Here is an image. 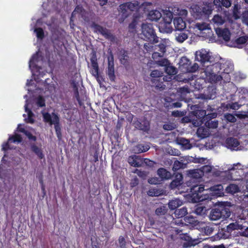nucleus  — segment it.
<instances>
[{
	"label": "nucleus",
	"mask_w": 248,
	"mask_h": 248,
	"mask_svg": "<svg viewBox=\"0 0 248 248\" xmlns=\"http://www.w3.org/2000/svg\"><path fill=\"white\" fill-rule=\"evenodd\" d=\"M213 11L212 3H203L202 5L196 4L192 7V15L196 19H201L208 16Z\"/></svg>",
	"instance_id": "1"
},
{
	"label": "nucleus",
	"mask_w": 248,
	"mask_h": 248,
	"mask_svg": "<svg viewBox=\"0 0 248 248\" xmlns=\"http://www.w3.org/2000/svg\"><path fill=\"white\" fill-rule=\"evenodd\" d=\"M141 32L143 35V39L146 41L155 44L159 42V37L157 36L153 25L150 23H142L141 25Z\"/></svg>",
	"instance_id": "2"
},
{
	"label": "nucleus",
	"mask_w": 248,
	"mask_h": 248,
	"mask_svg": "<svg viewBox=\"0 0 248 248\" xmlns=\"http://www.w3.org/2000/svg\"><path fill=\"white\" fill-rule=\"evenodd\" d=\"M44 121L46 123H48L50 125L54 124L56 134L58 139L60 140L62 139L61 128L60 124V118L58 114L54 112L50 115L48 112H45L43 114Z\"/></svg>",
	"instance_id": "3"
},
{
	"label": "nucleus",
	"mask_w": 248,
	"mask_h": 248,
	"mask_svg": "<svg viewBox=\"0 0 248 248\" xmlns=\"http://www.w3.org/2000/svg\"><path fill=\"white\" fill-rule=\"evenodd\" d=\"M230 215L231 212L228 208L220 206L212 209L209 217L211 220H217L221 218H228Z\"/></svg>",
	"instance_id": "4"
},
{
	"label": "nucleus",
	"mask_w": 248,
	"mask_h": 248,
	"mask_svg": "<svg viewBox=\"0 0 248 248\" xmlns=\"http://www.w3.org/2000/svg\"><path fill=\"white\" fill-rule=\"evenodd\" d=\"M91 27L93 29L94 32L100 33L106 39L109 40L111 42H115L116 37L109 30L94 22L91 24Z\"/></svg>",
	"instance_id": "5"
},
{
	"label": "nucleus",
	"mask_w": 248,
	"mask_h": 248,
	"mask_svg": "<svg viewBox=\"0 0 248 248\" xmlns=\"http://www.w3.org/2000/svg\"><path fill=\"white\" fill-rule=\"evenodd\" d=\"M217 68L216 65L213 64L210 66H207L204 70L205 78H206L209 82H216L220 81L222 79V77L216 73Z\"/></svg>",
	"instance_id": "6"
},
{
	"label": "nucleus",
	"mask_w": 248,
	"mask_h": 248,
	"mask_svg": "<svg viewBox=\"0 0 248 248\" xmlns=\"http://www.w3.org/2000/svg\"><path fill=\"white\" fill-rule=\"evenodd\" d=\"M242 229H243V225L236 222L232 223L219 230V232L217 233V235L220 238L225 239L230 235L232 231Z\"/></svg>",
	"instance_id": "7"
},
{
	"label": "nucleus",
	"mask_w": 248,
	"mask_h": 248,
	"mask_svg": "<svg viewBox=\"0 0 248 248\" xmlns=\"http://www.w3.org/2000/svg\"><path fill=\"white\" fill-rule=\"evenodd\" d=\"M134 127L143 132L148 133L150 129V123L146 118L138 119L133 123Z\"/></svg>",
	"instance_id": "8"
},
{
	"label": "nucleus",
	"mask_w": 248,
	"mask_h": 248,
	"mask_svg": "<svg viewBox=\"0 0 248 248\" xmlns=\"http://www.w3.org/2000/svg\"><path fill=\"white\" fill-rule=\"evenodd\" d=\"M192 113L195 117L193 120L196 121L194 123V124H196L198 126L203 124V122L207 120V116H209V114H206V111L203 109H198L193 111Z\"/></svg>",
	"instance_id": "9"
},
{
	"label": "nucleus",
	"mask_w": 248,
	"mask_h": 248,
	"mask_svg": "<svg viewBox=\"0 0 248 248\" xmlns=\"http://www.w3.org/2000/svg\"><path fill=\"white\" fill-rule=\"evenodd\" d=\"M211 56L205 49L197 51L195 53V59L203 65L205 62H210Z\"/></svg>",
	"instance_id": "10"
},
{
	"label": "nucleus",
	"mask_w": 248,
	"mask_h": 248,
	"mask_svg": "<svg viewBox=\"0 0 248 248\" xmlns=\"http://www.w3.org/2000/svg\"><path fill=\"white\" fill-rule=\"evenodd\" d=\"M180 64L184 68L186 69V71L187 72H194L199 68V66L197 63H194L192 66H191L190 61L186 57H183L181 59Z\"/></svg>",
	"instance_id": "11"
},
{
	"label": "nucleus",
	"mask_w": 248,
	"mask_h": 248,
	"mask_svg": "<svg viewBox=\"0 0 248 248\" xmlns=\"http://www.w3.org/2000/svg\"><path fill=\"white\" fill-rule=\"evenodd\" d=\"M108 66L107 75L111 81H114L115 78L114 67V58L113 54L111 53L108 57Z\"/></svg>",
	"instance_id": "12"
},
{
	"label": "nucleus",
	"mask_w": 248,
	"mask_h": 248,
	"mask_svg": "<svg viewBox=\"0 0 248 248\" xmlns=\"http://www.w3.org/2000/svg\"><path fill=\"white\" fill-rule=\"evenodd\" d=\"M217 116V114L216 113L209 114L207 120H205L203 124L209 129L217 128L218 126V121L217 120H212V119L215 118Z\"/></svg>",
	"instance_id": "13"
},
{
	"label": "nucleus",
	"mask_w": 248,
	"mask_h": 248,
	"mask_svg": "<svg viewBox=\"0 0 248 248\" xmlns=\"http://www.w3.org/2000/svg\"><path fill=\"white\" fill-rule=\"evenodd\" d=\"M128 51L124 48L118 50V56L121 64L127 65L129 63V57Z\"/></svg>",
	"instance_id": "14"
},
{
	"label": "nucleus",
	"mask_w": 248,
	"mask_h": 248,
	"mask_svg": "<svg viewBox=\"0 0 248 248\" xmlns=\"http://www.w3.org/2000/svg\"><path fill=\"white\" fill-rule=\"evenodd\" d=\"M166 77L163 76L157 78H151V82L153 86L155 87L157 89L164 90L166 87V85L164 84V82L166 81Z\"/></svg>",
	"instance_id": "15"
},
{
	"label": "nucleus",
	"mask_w": 248,
	"mask_h": 248,
	"mask_svg": "<svg viewBox=\"0 0 248 248\" xmlns=\"http://www.w3.org/2000/svg\"><path fill=\"white\" fill-rule=\"evenodd\" d=\"M216 32L218 37H222L225 41L228 42L230 40L231 33L228 29L225 28L222 29L217 28L216 29Z\"/></svg>",
	"instance_id": "16"
},
{
	"label": "nucleus",
	"mask_w": 248,
	"mask_h": 248,
	"mask_svg": "<svg viewBox=\"0 0 248 248\" xmlns=\"http://www.w3.org/2000/svg\"><path fill=\"white\" fill-rule=\"evenodd\" d=\"M225 144L228 148L237 150L240 143L237 139L233 137H230L226 140Z\"/></svg>",
	"instance_id": "17"
},
{
	"label": "nucleus",
	"mask_w": 248,
	"mask_h": 248,
	"mask_svg": "<svg viewBox=\"0 0 248 248\" xmlns=\"http://www.w3.org/2000/svg\"><path fill=\"white\" fill-rule=\"evenodd\" d=\"M183 177L181 173H176L174 179L170 183V188L172 189H174L180 186L183 182Z\"/></svg>",
	"instance_id": "18"
},
{
	"label": "nucleus",
	"mask_w": 248,
	"mask_h": 248,
	"mask_svg": "<svg viewBox=\"0 0 248 248\" xmlns=\"http://www.w3.org/2000/svg\"><path fill=\"white\" fill-rule=\"evenodd\" d=\"M158 28L161 32L170 33L173 30L171 22L160 21L158 25Z\"/></svg>",
	"instance_id": "19"
},
{
	"label": "nucleus",
	"mask_w": 248,
	"mask_h": 248,
	"mask_svg": "<svg viewBox=\"0 0 248 248\" xmlns=\"http://www.w3.org/2000/svg\"><path fill=\"white\" fill-rule=\"evenodd\" d=\"M173 24L176 31L184 30L186 28V24L181 17H174L173 19Z\"/></svg>",
	"instance_id": "20"
},
{
	"label": "nucleus",
	"mask_w": 248,
	"mask_h": 248,
	"mask_svg": "<svg viewBox=\"0 0 248 248\" xmlns=\"http://www.w3.org/2000/svg\"><path fill=\"white\" fill-rule=\"evenodd\" d=\"M187 31L182 30L176 31L175 34L176 40L179 43H183L188 38Z\"/></svg>",
	"instance_id": "21"
},
{
	"label": "nucleus",
	"mask_w": 248,
	"mask_h": 248,
	"mask_svg": "<svg viewBox=\"0 0 248 248\" xmlns=\"http://www.w3.org/2000/svg\"><path fill=\"white\" fill-rule=\"evenodd\" d=\"M157 174L162 180H168L172 177L171 173L163 168L158 169L157 171Z\"/></svg>",
	"instance_id": "22"
},
{
	"label": "nucleus",
	"mask_w": 248,
	"mask_h": 248,
	"mask_svg": "<svg viewBox=\"0 0 248 248\" xmlns=\"http://www.w3.org/2000/svg\"><path fill=\"white\" fill-rule=\"evenodd\" d=\"M30 148L31 151L33 152L40 159H42L44 158V155L43 153L42 149L41 148L37 146L35 143H31L30 145Z\"/></svg>",
	"instance_id": "23"
},
{
	"label": "nucleus",
	"mask_w": 248,
	"mask_h": 248,
	"mask_svg": "<svg viewBox=\"0 0 248 248\" xmlns=\"http://www.w3.org/2000/svg\"><path fill=\"white\" fill-rule=\"evenodd\" d=\"M71 85L73 88V91L74 92V95L76 100L78 102V103L80 106L83 105V103L80 99L79 94L78 92V88L77 83L75 81H72Z\"/></svg>",
	"instance_id": "24"
},
{
	"label": "nucleus",
	"mask_w": 248,
	"mask_h": 248,
	"mask_svg": "<svg viewBox=\"0 0 248 248\" xmlns=\"http://www.w3.org/2000/svg\"><path fill=\"white\" fill-rule=\"evenodd\" d=\"M187 174L189 177L194 179L201 178L202 176V171L200 170V169L189 170Z\"/></svg>",
	"instance_id": "25"
},
{
	"label": "nucleus",
	"mask_w": 248,
	"mask_h": 248,
	"mask_svg": "<svg viewBox=\"0 0 248 248\" xmlns=\"http://www.w3.org/2000/svg\"><path fill=\"white\" fill-rule=\"evenodd\" d=\"M162 17L161 13L158 10H152L148 15V18L152 21H157Z\"/></svg>",
	"instance_id": "26"
},
{
	"label": "nucleus",
	"mask_w": 248,
	"mask_h": 248,
	"mask_svg": "<svg viewBox=\"0 0 248 248\" xmlns=\"http://www.w3.org/2000/svg\"><path fill=\"white\" fill-rule=\"evenodd\" d=\"M184 220L185 221V224L186 225H189L192 227L197 226L199 222L197 219L196 217H194L192 216H188L184 217Z\"/></svg>",
	"instance_id": "27"
},
{
	"label": "nucleus",
	"mask_w": 248,
	"mask_h": 248,
	"mask_svg": "<svg viewBox=\"0 0 248 248\" xmlns=\"http://www.w3.org/2000/svg\"><path fill=\"white\" fill-rule=\"evenodd\" d=\"M198 136L201 139L207 138L209 135V130L203 126L199 127L197 130Z\"/></svg>",
	"instance_id": "28"
},
{
	"label": "nucleus",
	"mask_w": 248,
	"mask_h": 248,
	"mask_svg": "<svg viewBox=\"0 0 248 248\" xmlns=\"http://www.w3.org/2000/svg\"><path fill=\"white\" fill-rule=\"evenodd\" d=\"M183 204V202L178 199L170 201L168 204L169 207L171 210H176Z\"/></svg>",
	"instance_id": "29"
},
{
	"label": "nucleus",
	"mask_w": 248,
	"mask_h": 248,
	"mask_svg": "<svg viewBox=\"0 0 248 248\" xmlns=\"http://www.w3.org/2000/svg\"><path fill=\"white\" fill-rule=\"evenodd\" d=\"M187 213V208L184 206L181 208L176 209L174 211V216L179 219L184 217Z\"/></svg>",
	"instance_id": "30"
},
{
	"label": "nucleus",
	"mask_w": 248,
	"mask_h": 248,
	"mask_svg": "<svg viewBox=\"0 0 248 248\" xmlns=\"http://www.w3.org/2000/svg\"><path fill=\"white\" fill-rule=\"evenodd\" d=\"M207 211L208 209L205 206L198 204L195 207L194 213L197 215L203 216L207 214Z\"/></svg>",
	"instance_id": "31"
},
{
	"label": "nucleus",
	"mask_w": 248,
	"mask_h": 248,
	"mask_svg": "<svg viewBox=\"0 0 248 248\" xmlns=\"http://www.w3.org/2000/svg\"><path fill=\"white\" fill-rule=\"evenodd\" d=\"M248 40V36L247 35L239 37L235 40L234 42V46L238 48H242V45L245 44Z\"/></svg>",
	"instance_id": "32"
},
{
	"label": "nucleus",
	"mask_w": 248,
	"mask_h": 248,
	"mask_svg": "<svg viewBox=\"0 0 248 248\" xmlns=\"http://www.w3.org/2000/svg\"><path fill=\"white\" fill-rule=\"evenodd\" d=\"M178 143L182 146L185 149H190L191 148V145L190 141L184 138H180L177 139Z\"/></svg>",
	"instance_id": "33"
},
{
	"label": "nucleus",
	"mask_w": 248,
	"mask_h": 248,
	"mask_svg": "<svg viewBox=\"0 0 248 248\" xmlns=\"http://www.w3.org/2000/svg\"><path fill=\"white\" fill-rule=\"evenodd\" d=\"M204 190V186H194L191 188V191L192 195L195 198V195L196 196L200 197L201 195L200 194L203 192Z\"/></svg>",
	"instance_id": "34"
},
{
	"label": "nucleus",
	"mask_w": 248,
	"mask_h": 248,
	"mask_svg": "<svg viewBox=\"0 0 248 248\" xmlns=\"http://www.w3.org/2000/svg\"><path fill=\"white\" fill-rule=\"evenodd\" d=\"M174 11H166L164 13L162 17V19L161 21H164L167 22H171L172 18H173V15H174Z\"/></svg>",
	"instance_id": "35"
},
{
	"label": "nucleus",
	"mask_w": 248,
	"mask_h": 248,
	"mask_svg": "<svg viewBox=\"0 0 248 248\" xmlns=\"http://www.w3.org/2000/svg\"><path fill=\"white\" fill-rule=\"evenodd\" d=\"M25 111L27 113L28 118H25V120L27 123L33 124L34 122V120L33 119V113L31 110L28 108L27 105L25 106Z\"/></svg>",
	"instance_id": "36"
},
{
	"label": "nucleus",
	"mask_w": 248,
	"mask_h": 248,
	"mask_svg": "<svg viewBox=\"0 0 248 248\" xmlns=\"http://www.w3.org/2000/svg\"><path fill=\"white\" fill-rule=\"evenodd\" d=\"M126 4V3H124L119 6V11L122 13V16L124 18L128 17L130 14Z\"/></svg>",
	"instance_id": "37"
},
{
	"label": "nucleus",
	"mask_w": 248,
	"mask_h": 248,
	"mask_svg": "<svg viewBox=\"0 0 248 248\" xmlns=\"http://www.w3.org/2000/svg\"><path fill=\"white\" fill-rule=\"evenodd\" d=\"M239 188L237 185L235 184H230L226 188V191L227 193L234 194L239 191Z\"/></svg>",
	"instance_id": "38"
},
{
	"label": "nucleus",
	"mask_w": 248,
	"mask_h": 248,
	"mask_svg": "<svg viewBox=\"0 0 248 248\" xmlns=\"http://www.w3.org/2000/svg\"><path fill=\"white\" fill-rule=\"evenodd\" d=\"M172 10L174 11V15L175 16H186L187 14L186 10L180 9L178 7H174L172 9Z\"/></svg>",
	"instance_id": "39"
},
{
	"label": "nucleus",
	"mask_w": 248,
	"mask_h": 248,
	"mask_svg": "<svg viewBox=\"0 0 248 248\" xmlns=\"http://www.w3.org/2000/svg\"><path fill=\"white\" fill-rule=\"evenodd\" d=\"M22 141V138L20 135L16 134L13 136H10L8 138V141L13 142L14 143H20Z\"/></svg>",
	"instance_id": "40"
},
{
	"label": "nucleus",
	"mask_w": 248,
	"mask_h": 248,
	"mask_svg": "<svg viewBox=\"0 0 248 248\" xmlns=\"http://www.w3.org/2000/svg\"><path fill=\"white\" fill-rule=\"evenodd\" d=\"M168 212L167 208L163 205L157 208L155 211V213L157 216H161L165 215Z\"/></svg>",
	"instance_id": "41"
},
{
	"label": "nucleus",
	"mask_w": 248,
	"mask_h": 248,
	"mask_svg": "<svg viewBox=\"0 0 248 248\" xmlns=\"http://www.w3.org/2000/svg\"><path fill=\"white\" fill-rule=\"evenodd\" d=\"M213 190L214 191V194L217 196H221L223 194V188L221 185H217L212 187Z\"/></svg>",
	"instance_id": "42"
},
{
	"label": "nucleus",
	"mask_w": 248,
	"mask_h": 248,
	"mask_svg": "<svg viewBox=\"0 0 248 248\" xmlns=\"http://www.w3.org/2000/svg\"><path fill=\"white\" fill-rule=\"evenodd\" d=\"M165 72L169 75H174L177 71V69L170 64L165 67Z\"/></svg>",
	"instance_id": "43"
},
{
	"label": "nucleus",
	"mask_w": 248,
	"mask_h": 248,
	"mask_svg": "<svg viewBox=\"0 0 248 248\" xmlns=\"http://www.w3.org/2000/svg\"><path fill=\"white\" fill-rule=\"evenodd\" d=\"M34 32L36 33V37L38 39H43L45 37V33L43 29L42 28L38 27L34 29Z\"/></svg>",
	"instance_id": "44"
},
{
	"label": "nucleus",
	"mask_w": 248,
	"mask_h": 248,
	"mask_svg": "<svg viewBox=\"0 0 248 248\" xmlns=\"http://www.w3.org/2000/svg\"><path fill=\"white\" fill-rule=\"evenodd\" d=\"M212 20L215 23L217 24L218 25H222L224 23V20H223L221 16L218 15H216L214 16L212 19Z\"/></svg>",
	"instance_id": "45"
},
{
	"label": "nucleus",
	"mask_w": 248,
	"mask_h": 248,
	"mask_svg": "<svg viewBox=\"0 0 248 248\" xmlns=\"http://www.w3.org/2000/svg\"><path fill=\"white\" fill-rule=\"evenodd\" d=\"M198 240L197 239H190L188 240L186 242L184 243L183 246L185 248L190 247L191 246H194L198 243Z\"/></svg>",
	"instance_id": "46"
},
{
	"label": "nucleus",
	"mask_w": 248,
	"mask_h": 248,
	"mask_svg": "<svg viewBox=\"0 0 248 248\" xmlns=\"http://www.w3.org/2000/svg\"><path fill=\"white\" fill-rule=\"evenodd\" d=\"M213 167L210 165H204L201 168L200 170L202 171V175H204V173H211L212 171Z\"/></svg>",
	"instance_id": "47"
},
{
	"label": "nucleus",
	"mask_w": 248,
	"mask_h": 248,
	"mask_svg": "<svg viewBox=\"0 0 248 248\" xmlns=\"http://www.w3.org/2000/svg\"><path fill=\"white\" fill-rule=\"evenodd\" d=\"M163 73L161 72L160 71L157 70H155L152 71V72L150 74V76L151 77V78H159V77H161L163 76Z\"/></svg>",
	"instance_id": "48"
},
{
	"label": "nucleus",
	"mask_w": 248,
	"mask_h": 248,
	"mask_svg": "<svg viewBox=\"0 0 248 248\" xmlns=\"http://www.w3.org/2000/svg\"><path fill=\"white\" fill-rule=\"evenodd\" d=\"M147 194L149 196L152 197L158 196L160 194V191L159 190L156 188L150 189L148 191Z\"/></svg>",
	"instance_id": "49"
},
{
	"label": "nucleus",
	"mask_w": 248,
	"mask_h": 248,
	"mask_svg": "<svg viewBox=\"0 0 248 248\" xmlns=\"http://www.w3.org/2000/svg\"><path fill=\"white\" fill-rule=\"evenodd\" d=\"M158 65L161 66H165V67L168 65L170 64V61L167 59L162 58L157 61L156 62Z\"/></svg>",
	"instance_id": "50"
},
{
	"label": "nucleus",
	"mask_w": 248,
	"mask_h": 248,
	"mask_svg": "<svg viewBox=\"0 0 248 248\" xmlns=\"http://www.w3.org/2000/svg\"><path fill=\"white\" fill-rule=\"evenodd\" d=\"M36 104L41 108L46 106L45 100L43 96L40 95L37 97Z\"/></svg>",
	"instance_id": "51"
},
{
	"label": "nucleus",
	"mask_w": 248,
	"mask_h": 248,
	"mask_svg": "<svg viewBox=\"0 0 248 248\" xmlns=\"http://www.w3.org/2000/svg\"><path fill=\"white\" fill-rule=\"evenodd\" d=\"M24 135L28 138L30 141L35 142L37 140V137L33 135V134L29 131L27 130Z\"/></svg>",
	"instance_id": "52"
},
{
	"label": "nucleus",
	"mask_w": 248,
	"mask_h": 248,
	"mask_svg": "<svg viewBox=\"0 0 248 248\" xmlns=\"http://www.w3.org/2000/svg\"><path fill=\"white\" fill-rule=\"evenodd\" d=\"M138 151L140 153L146 152L149 150L150 147L147 145L138 144L137 146Z\"/></svg>",
	"instance_id": "53"
},
{
	"label": "nucleus",
	"mask_w": 248,
	"mask_h": 248,
	"mask_svg": "<svg viewBox=\"0 0 248 248\" xmlns=\"http://www.w3.org/2000/svg\"><path fill=\"white\" fill-rule=\"evenodd\" d=\"M196 26L197 28L199 30L204 31L205 30L208 29L209 24L205 23H198L196 24Z\"/></svg>",
	"instance_id": "54"
},
{
	"label": "nucleus",
	"mask_w": 248,
	"mask_h": 248,
	"mask_svg": "<svg viewBox=\"0 0 248 248\" xmlns=\"http://www.w3.org/2000/svg\"><path fill=\"white\" fill-rule=\"evenodd\" d=\"M183 166V163L178 160H175L174 162L172 170L174 171H176L182 168Z\"/></svg>",
	"instance_id": "55"
},
{
	"label": "nucleus",
	"mask_w": 248,
	"mask_h": 248,
	"mask_svg": "<svg viewBox=\"0 0 248 248\" xmlns=\"http://www.w3.org/2000/svg\"><path fill=\"white\" fill-rule=\"evenodd\" d=\"M127 6L128 7V9H129V12L131 13L132 11H134L135 9H136L138 4L136 3H132L131 2H126Z\"/></svg>",
	"instance_id": "56"
},
{
	"label": "nucleus",
	"mask_w": 248,
	"mask_h": 248,
	"mask_svg": "<svg viewBox=\"0 0 248 248\" xmlns=\"http://www.w3.org/2000/svg\"><path fill=\"white\" fill-rule=\"evenodd\" d=\"M128 162L131 165L135 167H139L140 164L137 162L133 157H129L128 158Z\"/></svg>",
	"instance_id": "57"
},
{
	"label": "nucleus",
	"mask_w": 248,
	"mask_h": 248,
	"mask_svg": "<svg viewBox=\"0 0 248 248\" xmlns=\"http://www.w3.org/2000/svg\"><path fill=\"white\" fill-rule=\"evenodd\" d=\"M204 232L206 235H210L213 232L214 229L210 226L206 225L202 228Z\"/></svg>",
	"instance_id": "58"
},
{
	"label": "nucleus",
	"mask_w": 248,
	"mask_h": 248,
	"mask_svg": "<svg viewBox=\"0 0 248 248\" xmlns=\"http://www.w3.org/2000/svg\"><path fill=\"white\" fill-rule=\"evenodd\" d=\"M245 226L243 225V229H239V233L240 236L248 237V227L245 228Z\"/></svg>",
	"instance_id": "59"
},
{
	"label": "nucleus",
	"mask_w": 248,
	"mask_h": 248,
	"mask_svg": "<svg viewBox=\"0 0 248 248\" xmlns=\"http://www.w3.org/2000/svg\"><path fill=\"white\" fill-rule=\"evenodd\" d=\"M163 56V54L160 52H154L152 54V58L156 62L157 61L160 60V58H162Z\"/></svg>",
	"instance_id": "60"
},
{
	"label": "nucleus",
	"mask_w": 248,
	"mask_h": 248,
	"mask_svg": "<svg viewBox=\"0 0 248 248\" xmlns=\"http://www.w3.org/2000/svg\"><path fill=\"white\" fill-rule=\"evenodd\" d=\"M225 118H226V120L230 122L234 123L236 121V118L232 114H230V113L227 114L225 115Z\"/></svg>",
	"instance_id": "61"
},
{
	"label": "nucleus",
	"mask_w": 248,
	"mask_h": 248,
	"mask_svg": "<svg viewBox=\"0 0 248 248\" xmlns=\"http://www.w3.org/2000/svg\"><path fill=\"white\" fill-rule=\"evenodd\" d=\"M243 23L248 26V11H245L242 15Z\"/></svg>",
	"instance_id": "62"
},
{
	"label": "nucleus",
	"mask_w": 248,
	"mask_h": 248,
	"mask_svg": "<svg viewBox=\"0 0 248 248\" xmlns=\"http://www.w3.org/2000/svg\"><path fill=\"white\" fill-rule=\"evenodd\" d=\"M93 69V73L94 75H97L98 74V71H99V68H98V65L97 62H93L91 63Z\"/></svg>",
	"instance_id": "63"
},
{
	"label": "nucleus",
	"mask_w": 248,
	"mask_h": 248,
	"mask_svg": "<svg viewBox=\"0 0 248 248\" xmlns=\"http://www.w3.org/2000/svg\"><path fill=\"white\" fill-rule=\"evenodd\" d=\"M118 240L121 248H125L126 243L124 238L123 236H120Z\"/></svg>",
	"instance_id": "64"
}]
</instances>
